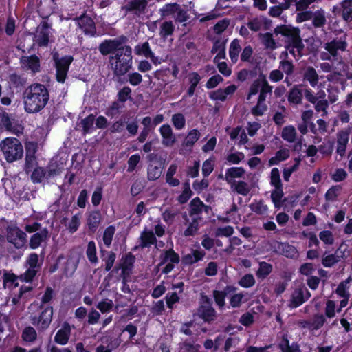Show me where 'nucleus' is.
<instances>
[{"instance_id": "c03bdc74", "label": "nucleus", "mask_w": 352, "mask_h": 352, "mask_svg": "<svg viewBox=\"0 0 352 352\" xmlns=\"http://www.w3.org/2000/svg\"><path fill=\"white\" fill-rule=\"evenodd\" d=\"M341 189L342 187L340 185L332 186L327 190L324 195L326 201L331 202L336 201L339 196V192Z\"/></svg>"}, {"instance_id": "5fc2aeb1", "label": "nucleus", "mask_w": 352, "mask_h": 352, "mask_svg": "<svg viewBox=\"0 0 352 352\" xmlns=\"http://www.w3.org/2000/svg\"><path fill=\"white\" fill-rule=\"evenodd\" d=\"M38 269L28 267L25 272L19 276L21 280L25 283H32L36 276Z\"/></svg>"}, {"instance_id": "13d9d810", "label": "nucleus", "mask_w": 352, "mask_h": 352, "mask_svg": "<svg viewBox=\"0 0 352 352\" xmlns=\"http://www.w3.org/2000/svg\"><path fill=\"white\" fill-rule=\"evenodd\" d=\"M249 207L252 212L257 214H263L267 210V206L263 204L262 200L250 204Z\"/></svg>"}, {"instance_id": "a19ab883", "label": "nucleus", "mask_w": 352, "mask_h": 352, "mask_svg": "<svg viewBox=\"0 0 352 352\" xmlns=\"http://www.w3.org/2000/svg\"><path fill=\"white\" fill-rule=\"evenodd\" d=\"M46 175L44 168L38 166L32 170L31 180L34 184H40L43 182Z\"/></svg>"}, {"instance_id": "423d86ee", "label": "nucleus", "mask_w": 352, "mask_h": 352, "mask_svg": "<svg viewBox=\"0 0 352 352\" xmlns=\"http://www.w3.org/2000/svg\"><path fill=\"white\" fill-rule=\"evenodd\" d=\"M7 241L16 249H22L27 243V234L18 226H8L6 228Z\"/></svg>"}, {"instance_id": "0eeeda50", "label": "nucleus", "mask_w": 352, "mask_h": 352, "mask_svg": "<svg viewBox=\"0 0 352 352\" xmlns=\"http://www.w3.org/2000/svg\"><path fill=\"white\" fill-rule=\"evenodd\" d=\"M126 37L121 36L115 39H105L98 46V50L103 56H107L111 54L116 55L124 47L123 43H125Z\"/></svg>"}, {"instance_id": "69168bd1", "label": "nucleus", "mask_w": 352, "mask_h": 352, "mask_svg": "<svg viewBox=\"0 0 352 352\" xmlns=\"http://www.w3.org/2000/svg\"><path fill=\"white\" fill-rule=\"evenodd\" d=\"M245 157L243 153L237 151L228 154L226 157L227 162L230 164H239Z\"/></svg>"}, {"instance_id": "a18cd8bd", "label": "nucleus", "mask_w": 352, "mask_h": 352, "mask_svg": "<svg viewBox=\"0 0 352 352\" xmlns=\"http://www.w3.org/2000/svg\"><path fill=\"white\" fill-rule=\"evenodd\" d=\"M212 296L214 300V302L219 309L223 310L224 309L226 305V298L225 294L221 292L219 290H213Z\"/></svg>"}, {"instance_id": "3c124183", "label": "nucleus", "mask_w": 352, "mask_h": 352, "mask_svg": "<svg viewBox=\"0 0 352 352\" xmlns=\"http://www.w3.org/2000/svg\"><path fill=\"white\" fill-rule=\"evenodd\" d=\"M270 184L275 188H281L283 187L280 172L277 168H273L271 170Z\"/></svg>"}, {"instance_id": "2eb2a0df", "label": "nucleus", "mask_w": 352, "mask_h": 352, "mask_svg": "<svg viewBox=\"0 0 352 352\" xmlns=\"http://www.w3.org/2000/svg\"><path fill=\"white\" fill-rule=\"evenodd\" d=\"M197 315L199 318L208 324L213 323L218 316V314L213 306L204 305H199L197 308Z\"/></svg>"}, {"instance_id": "37998d69", "label": "nucleus", "mask_w": 352, "mask_h": 352, "mask_svg": "<svg viewBox=\"0 0 352 352\" xmlns=\"http://www.w3.org/2000/svg\"><path fill=\"white\" fill-rule=\"evenodd\" d=\"M21 337L25 342H33L37 338V333L32 327L28 326L23 330Z\"/></svg>"}, {"instance_id": "e2e57ef3", "label": "nucleus", "mask_w": 352, "mask_h": 352, "mask_svg": "<svg viewBox=\"0 0 352 352\" xmlns=\"http://www.w3.org/2000/svg\"><path fill=\"white\" fill-rule=\"evenodd\" d=\"M38 255L36 253H31L25 261V265L28 267L39 269L41 265L38 264Z\"/></svg>"}, {"instance_id": "6ab92c4d", "label": "nucleus", "mask_w": 352, "mask_h": 352, "mask_svg": "<svg viewBox=\"0 0 352 352\" xmlns=\"http://www.w3.org/2000/svg\"><path fill=\"white\" fill-rule=\"evenodd\" d=\"M71 331L70 324L67 322H64L54 336V342L60 345H65L70 338Z\"/></svg>"}, {"instance_id": "09e8293b", "label": "nucleus", "mask_w": 352, "mask_h": 352, "mask_svg": "<svg viewBox=\"0 0 352 352\" xmlns=\"http://www.w3.org/2000/svg\"><path fill=\"white\" fill-rule=\"evenodd\" d=\"M132 90L129 86H124L118 92L117 97L118 102H126L128 100H132Z\"/></svg>"}, {"instance_id": "2f4dec72", "label": "nucleus", "mask_w": 352, "mask_h": 352, "mask_svg": "<svg viewBox=\"0 0 352 352\" xmlns=\"http://www.w3.org/2000/svg\"><path fill=\"white\" fill-rule=\"evenodd\" d=\"M200 136L201 134L197 129H195L190 130L183 142L184 146L192 148L194 144L199 140Z\"/></svg>"}, {"instance_id": "5701e85b", "label": "nucleus", "mask_w": 352, "mask_h": 352, "mask_svg": "<svg viewBox=\"0 0 352 352\" xmlns=\"http://www.w3.org/2000/svg\"><path fill=\"white\" fill-rule=\"evenodd\" d=\"M140 239V247L141 248H145L150 247L152 245H156L157 242L154 232L151 230L143 231L141 233Z\"/></svg>"}, {"instance_id": "f8f14e48", "label": "nucleus", "mask_w": 352, "mask_h": 352, "mask_svg": "<svg viewBox=\"0 0 352 352\" xmlns=\"http://www.w3.org/2000/svg\"><path fill=\"white\" fill-rule=\"evenodd\" d=\"M86 225L89 233L94 234L98 229L102 221V214L99 210H94L86 213Z\"/></svg>"}, {"instance_id": "4c0bfd02", "label": "nucleus", "mask_w": 352, "mask_h": 352, "mask_svg": "<svg viewBox=\"0 0 352 352\" xmlns=\"http://www.w3.org/2000/svg\"><path fill=\"white\" fill-rule=\"evenodd\" d=\"M179 5L177 3H166L159 10L161 16L166 17L175 14V12L179 10Z\"/></svg>"}, {"instance_id": "c85d7f7f", "label": "nucleus", "mask_w": 352, "mask_h": 352, "mask_svg": "<svg viewBox=\"0 0 352 352\" xmlns=\"http://www.w3.org/2000/svg\"><path fill=\"white\" fill-rule=\"evenodd\" d=\"M341 7L343 20L352 23V0H343L341 3Z\"/></svg>"}, {"instance_id": "f704fd0d", "label": "nucleus", "mask_w": 352, "mask_h": 352, "mask_svg": "<svg viewBox=\"0 0 352 352\" xmlns=\"http://www.w3.org/2000/svg\"><path fill=\"white\" fill-rule=\"evenodd\" d=\"M273 266L272 264L265 261H261L259 263V267L256 272V275L257 278L264 279L271 274Z\"/></svg>"}, {"instance_id": "de8ad7c7", "label": "nucleus", "mask_w": 352, "mask_h": 352, "mask_svg": "<svg viewBox=\"0 0 352 352\" xmlns=\"http://www.w3.org/2000/svg\"><path fill=\"white\" fill-rule=\"evenodd\" d=\"M116 232V228L113 226H109L104 231L102 240L107 247H109L112 243L113 237Z\"/></svg>"}, {"instance_id": "cd10ccee", "label": "nucleus", "mask_w": 352, "mask_h": 352, "mask_svg": "<svg viewBox=\"0 0 352 352\" xmlns=\"http://www.w3.org/2000/svg\"><path fill=\"white\" fill-rule=\"evenodd\" d=\"M134 52L136 55L144 56L146 58L153 56V51L148 41L137 44L134 47Z\"/></svg>"}, {"instance_id": "052dcab7", "label": "nucleus", "mask_w": 352, "mask_h": 352, "mask_svg": "<svg viewBox=\"0 0 352 352\" xmlns=\"http://www.w3.org/2000/svg\"><path fill=\"white\" fill-rule=\"evenodd\" d=\"M283 187L281 188H275L272 192L271 199L275 208H279L281 206V199L283 197Z\"/></svg>"}, {"instance_id": "dca6fc26", "label": "nucleus", "mask_w": 352, "mask_h": 352, "mask_svg": "<svg viewBox=\"0 0 352 352\" xmlns=\"http://www.w3.org/2000/svg\"><path fill=\"white\" fill-rule=\"evenodd\" d=\"M162 138V144L166 147L173 146L176 142V138L173 134L171 126L168 124H163L159 129Z\"/></svg>"}, {"instance_id": "6e6552de", "label": "nucleus", "mask_w": 352, "mask_h": 352, "mask_svg": "<svg viewBox=\"0 0 352 352\" xmlns=\"http://www.w3.org/2000/svg\"><path fill=\"white\" fill-rule=\"evenodd\" d=\"M19 63L23 70L35 75L41 70V59L36 54L30 56H22L20 58Z\"/></svg>"}, {"instance_id": "603ef678", "label": "nucleus", "mask_w": 352, "mask_h": 352, "mask_svg": "<svg viewBox=\"0 0 352 352\" xmlns=\"http://www.w3.org/2000/svg\"><path fill=\"white\" fill-rule=\"evenodd\" d=\"M200 347L199 344H195L194 341H190L188 339L180 344V348L186 352H199Z\"/></svg>"}, {"instance_id": "39448f33", "label": "nucleus", "mask_w": 352, "mask_h": 352, "mask_svg": "<svg viewBox=\"0 0 352 352\" xmlns=\"http://www.w3.org/2000/svg\"><path fill=\"white\" fill-rule=\"evenodd\" d=\"M53 60L56 69V80L58 82L64 83L67 79L70 65L74 60L72 56L66 55L59 57L58 53L53 54Z\"/></svg>"}, {"instance_id": "58836bf2", "label": "nucleus", "mask_w": 352, "mask_h": 352, "mask_svg": "<svg viewBox=\"0 0 352 352\" xmlns=\"http://www.w3.org/2000/svg\"><path fill=\"white\" fill-rule=\"evenodd\" d=\"M241 50V48L239 41L237 39H234L231 42L229 49V55L232 63H236L237 62L239 54Z\"/></svg>"}, {"instance_id": "c756f323", "label": "nucleus", "mask_w": 352, "mask_h": 352, "mask_svg": "<svg viewBox=\"0 0 352 352\" xmlns=\"http://www.w3.org/2000/svg\"><path fill=\"white\" fill-rule=\"evenodd\" d=\"M180 261L179 256L175 252L173 249H169L164 252V256L162 258L161 262L158 264L157 267H160L164 263L170 261V263L177 264Z\"/></svg>"}, {"instance_id": "c9c22d12", "label": "nucleus", "mask_w": 352, "mask_h": 352, "mask_svg": "<svg viewBox=\"0 0 352 352\" xmlns=\"http://www.w3.org/2000/svg\"><path fill=\"white\" fill-rule=\"evenodd\" d=\"M86 255L89 261L92 264H96L98 262V258L97 256V251L96 243L94 241H91L88 243Z\"/></svg>"}, {"instance_id": "f3484780", "label": "nucleus", "mask_w": 352, "mask_h": 352, "mask_svg": "<svg viewBox=\"0 0 352 352\" xmlns=\"http://www.w3.org/2000/svg\"><path fill=\"white\" fill-rule=\"evenodd\" d=\"M49 238V231L46 228H43L40 232L33 234L29 241V247L32 250L38 248L42 243L46 242Z\"/></svg>"}, {"instance_id": "a211bd4d", "label": "nucleus", "mask_w": 352, "mask_h": 352, "mask_svg": "<svg viewBox=\"0 0 352 352\" xmlns=\"http://www.w3.org/2000/svg\"><path fill=\"white\" fill-rule=\"evenodd\" d=\"M198 248L199 249H192L191 253L185 254L182 256V261L185 265H192L204 259L206 256V252L201 250L199 245Z\"/></svg>"}, {"instance_id": "aec40b11", "label": "nucleus", "mask_w": 352, "mask_h": 352, "mask_svg": "<svg viewBox=\"0 0 352 352\" xmlns=\"http://www.w3.org/2000/svg\"><path fill=\"white\" fill-rule=\"evenodd\" d=\"M162 162L155 161L150 163L147 168V179L150 182L158 179L162 173Z\"/></svg>"}, {"instance_id": "774afa93", "label": "nucleus", "mask_w": 352, "mask_h": 352, "mask_svg": "<svg viewBox=\"0 0 352 352\" xmlns=\"http://www.w3.org/2000/svg\"><path fill=\"white\" fill-rule=\"evenodd\" d=\"M96 307L102 313H107L112 310L113 302L110 299L103 300L98 303Z\"/></svg>"}, {"instance_id": "a878e982", "label": "nucleus", "mask_w": 352, "mask_h": 352, "mask_svg": "<svg viewBox=\"0 0 352 352\" xmlns=\"http://www.w3.org/2000/svg\"><path fill=\"white\" fill-rule=\"evenodd\" d=\"M306 302L303 296V292L300 287L296 289L292 294L289 307L290 308H297Z\"/></svg>"}, {"instance_id": "338daca9", "label": "nucleus", "mask_w": 352, "mask_h": 352, "mask_svg": "<svg viewBox=\"0 0 352 352\" xmlns=\"http://www.w3.org/2000/svg\"><path fill=\"white\" fill-rule=\"evenodd\" d=\"M199 230V223L196 219H192L187 228L184 232V235L186 237L194 236Z\"/></svg>"}, {"instance_id": "7ed1b4c3", "label": "nucleus", "mask_w": 352, "mask_h": 352, "mask_svg": "<svg viewBox=\"0 0 352 352\" xmlns=\"http://www.w3.org/2000/svg\"><path fill=\"white\" fill-rule=\"evenodd\" d=\"M274 33L281 34L287 38V48H296L299 58L303 56L305 45L300 36V30L298 27H292L287 25H278L274 29Z\"/></svg>"}, {"instance_id": "393cba45", "label": "nucleus", "mask_w": 352, "mask_h": 352, "mask_svg": "<svg viewBox=\"0 0 352 352\" xmlns=\"http://www.w3.org/2000/svg\"><path fill=\"white\" fill-rule=\"evenodd\" d=\"M100 253L102 260L105 263L104 270L106 272H109L115 263L116 254L113 251H107L104 250H101Z\"/></svg>"}, {"instance_id": "473e14b6", "label": "nucleus", "mask_w": 352, "mask_h": 352, "mask_svg": "<svg viewBox=\"0 0 352 352\" xmlns=\"http://www.w3.org/2000/svg\"><path fill=\"white\" fill-rule=\"evenodd\" d=\"M95 120H96L95 116L92 113L89 114L86 118L81 120L80 124L82 127V135H85L91 133L92 132V129L94 126Z\"/></svg>"}, {"instance_id": "8fccbe9b", "label": "nucleus", "mask_w": 352, "mask_h": 352, "mask_svg": "<svg viewBox=\"0 0 352 352\" xmlns=\"http://www.w3.org/2000/svg\"><path fill=\"white\" fill-rule=\"evenodd\" d=\"M262 80L263 76L254 80V82L251 84L248 94L246 98L248 100H250L252 96L257 94L259 90L261 91V88L262 87Z\"/></svg>"}, {"instance_id": "ddd939ff", "label": "nucleus", "mask_w": 352, "mask_h": 352, "mask_svg": "<svg viewBox=\"0 0 352 352\" xmlns=\"http://www.w3.org/2000/svg\"><path fill=\"white\" fill-rule=\"evenodd\" d=\"M347 42L346 37H340V38H333L330 42H327L324 45V49L333 56L336 57L338 56V50L342 52L346 51L347 47Z\"/></svg>"}, {"instance_id": "f03ea898", "label": "nucleus", "mask_w": 352, "mask_h": 352, "mask_svg": "<svg viewBox=\"0 0 352 352\" xmlns=\"http://www.w3.org/2000/svg\"><path fill=\"white\" fill-rule=\"evenodd\" d=\"M113 73L115 76L120 77L126 74L132 68V49L129 45H124L118 53L109 57Z\"/></svg>"}, {"instance_id": "9d476101", "label": "nucleus", "mask_w": 352, "mask_h": 352, "mask_svg": "<svg viewBox=\"0 0 352 352\" xmlns=\"http://www.w3.org/2000/svg\"><path fill=\"white\" fill-rule=\"evenodd\" d=\"M147 6V0H131L122 6L121 10L125 12V15L132 13L137 16H140L144 14Z\"/></svg>"}, {"instance_id": "b1692460", "label": "nucleus", "mask_w": 352, "mask_h": 352, "mask_svg": "<svg viewBox=\"0 0 352 352\" xmlns=\"http://www.w3.org/2000/svg\"><path fill=\"white\" fill-rule=\"evenodd\" d=\"M300 86L294 85L290 89L287 96V100L290 104H300L302 103L303 94L302 90L299 88Z\"/></svg>"}, {"instance_id": "4be33fe9", "label": "nucleus", "mask_w": 352, "mask_h": 352, "mask_svg": "<svg viewBox=\"0 0 352 352\" xmlns=\"http://www.w3.org/2000/svg\"><path fill=\"white\" fill-rule=\"evenodd\" d=\"M189 207V214L191 217L200 214L202 212L203 208H205L206 212H207L209 208V206L205 205L198 197L190 201Z\"/></svg>"}, {"instance_id": "ea45409f", "label": "nucleus", "mask_w": 352, "mask_h": 352, "mask_svg": "<svg viewBox=\"0 0 352 352\" xmlns=\"http://www.w3.org/2000/svg\"><path fill=\"white\" fill-rule=\"evenodd\" d=\"M10 82L16 89L23 87L26 82L27 78L22 75L13 73L9 76Z\"/></svg>"}, {"instance_id": "4d7b16f0", "label": "nucleus", "mask_w": 352, "mask_h": 352, "mask_svg": "<svg viewBox=\"0 0 352 352\" xmlns=\"http://www.w3.org/2000/svg\"><path fill=\"white\" fill-rule=\"evenodd\" d=\"M326 322L325 316L322 314H316L311 320L312 330L320 329Z\"/></svg>"}, {"instance_id": "49530a36", "label": "nucleus", "mask_w": 352, "mask_h": 352, "mask_svg": "<svg viewBox=\"0 0 352 352\" xmlns=\"http://www.w3.org/2000/svg\"><path fill=\"white\" fill-rule=\"evenodd\" d=\"M340 261V256L336 254H330L323 256L321 263L325 267H331Z\"/></svg>"}, {"instance_id": "72a5a7b5", "label": "nucleus", "mask_w": 352, "mask_h": 352, "mask_svg": "<svg viewBox=\"0 0 352 352\" xmlns=\"http://www.w3.org/2000/svg\"><path fill=\"white\" fill-rule=\"evenodd\" d=\"M303 79L308 81L311 86L314 87L317 85L319 78L316 69L313 67L309 66L306 69L303 74Z\"/></svg>"}, {"instance_id": "bf43d9fd", "label": "nucleus", "mask_w": 352, "mask_h": 352, "mask_svg": "<svg viewBox=\"0 0 352 352\" xmlns=\"http://www.w3.org/2000/svg\"><path fill=\"white\" fill-rule=\"evenodd\" d=\"M250 190L248 184L243 181H238L234 186V190L243 196H247Z\"/></svg>"}, {"instance_id": "e433bc0d", "label": "nucleus", "mask_w": 352, "mask_h": 352, "mask_svg": "<svg viewBox=\"0 0 352 352\" xmlns=\"http://www.w3.org/2000/svg\"><path fill=\"white\" fill-rule=\"evenodd\" d=\"M281 137L284 140L288 142H294L296 137V131L295 127L292 125L285 126L283 129Z\"/></svg>"}, {"instance_id": "680f3d73", "label": "nucleus", "mask_w": 352, "mask_h": 352, "mask_svg": "<svg viewBox=\"0 0 352 352\" xmlns=\"http://www.w3.org/2000/svg\"><path fill=\"white\" fill-rule=\"evenodd\" d=\"M319 238L325 245H331L334 243V236L330 230L321 231L319 233Z\"/></svg>"}, {"instance_id": "f257e3e1", "label": "nucleus", "mask_w": 352, "mask_h": 352, "mask_svg": "<svg viewBox=\"0 0 352 352\" xmlns=\"http://www.w3.org/2000/svg\"><path fill=\"white\" fill-rule=\"evenodd\" d=\"M50 100V91L47 87L39 82L29 85L23 92L25 111L35 113L43 110Z\"/></svg>"}, {"instance_id": "4468645a", "label": "nucleus", "mask_w": 352, "mask_h": 352, "mask_svg": "<svg viewBox=\"0 0 352 352\" xmlns=\"http://www.w3.org/2000/svg\"><path fill=\"white\" fill-rule=\"evenodd\" d=\"M275 252L287 258L295 259L299 256L297 248L287 242H277Z\"/></svg>"}, {"instance_id": "7c9ffc66", "label": "nucleus", "mask_w": 352, "mask_h": 352, "mask_svg": "<svg viewBox=\"0 0 352 352\" xmlns=\"http://www.w3.org/2000/svg\"><path fill=\"white\" fill-rule=\"evenodd\" d=\"M175 31V25L172 21H166L163 22L160 28V36L163 39L168 38L172 36Z\"/></svg>"}, {"instance_id": "864d4df0", "label": "nucleus", "mask_w": 352, "mask_h": 352, "mask_svg": "<svg viewBox=\"0 0 352 352\" xmlns=\"http://www.w3.org/2000/svg\"><path fill=\"white\" fill-rule=\"evenodd\" d=\"M172 122L177 130H182L186 124L185 117L182 113H178L173 115Z\"/></svg>"}, {"instance_id": "0e129e2a", "label": "nucleus", "mask_w": 352, "mask_h": 352, "mask_svg": "<svg viewBox=\"0 0 352 352\" xmlns=\"http://www.w3.org/2000/svg\"><path fill=\"white\" fill-rule=\"evenodd\" d=\"M240 286L244 288H249L255 284L254 276L251 274H245L239 281Z\"/></svg>"}, {"instance_id": "79ce46f5", "label": "nucleus", "mask_w": 352, "mask_h": 352, "mask_svg": "<svg viewBox=\"0 0 352 352\" xmlns=\"http://www.w3.org/2000/svg\"><path fill=\"white\" fill-rule=\"evenodd\" d=\"M312 19V24L315 28H321L326 23L324 12L322 9L315 11Z\"/></svg>"}, {"instance_id": "6e6d98bb", "label": "nucleus", "mask_w": 352, "mask_h": 352, "mask_svg": "<svg viewBox=\"0 0 352 352\" xmlns=\"http://www.w3.org/2000/svg\"><path fill=\"white\" fill-rule=\"evenodd\" d=\"M54 296V290L51 287L47 286L45 288V292L41 297L40 308H42L44 305L50 302Z\"/></svg>"}, {"instance_id": "412c9836", "label": "nucleus", "mask_w": 352, "mask_h": 352, "mask_svg": "<svg viewBox=\"0 0 352 352\" xmlns=\"http://www.w3.org/2000/svg\"><path fill=\"white\" fill-rule=\"evenodd\" d=\"M53 307L47 306L38 317L37 323H41V329H47L52 320Z\"/></svg>"}, {"instance_id": "20e7f679", "label": "nucleus", "mask_w": 352, "mask_h": 352, "mask_svg": "<svg viewBox=\"0 0 352 352\" xmlns=\"http://www.w3.org/2000/svg\"><path fill=\"white\" fill-rule=\"evenodd\" d=\"M0 148L7 162L12 163L23 156V146L16 138H6L0 143Z\"/></svg>"}, {"instance_id": "bb28decb", "label": "nucleus", "mask_w": 352, "mask_h": 352, "mask_svg": "<svg viewBox=\"0 0 352 352\" xmlns=\"http://www.w3.org/2000/svg\"><path fill=\"white\" fill-rule=\"evenodd\" d=\"M245 173V170L242 166L229 168L226 171L225 179L231 183L233 179L242 177Z\"/></svg>"}, {"instance_id": "1a4fd4ad", "label": "nucleus", "mask_w": 352, "mask_h": 352, "mask_svg": "<svg viewBox=\"0 0 352 352\" xmlns=\"http://www.w3.org/2000/svg\"><path fill=\"white\" fill-rule=\"evenodd\" d=\"M74 20L76 21L77 25L82 30L85 35L96 36V27L94 19L91 16L85 12Z\"/></svg>"}, {"instance_id": "9b49d317", "label": "nucleus", "mask_w": 352, "mask_h": 352, "mask_svg": "<svg viewBox=\"0 0 352 352\" xmlns=\"http://www.w3.org/2000/svg\"><path fill=\"white\" fill-rule=\"evenodd\" d=\"M135 262V256L131 252L126 253L122 256L120 263L122 271L121 276L124 282L126 281V278L131 274Z\"/></svg>"}]
</instances>
